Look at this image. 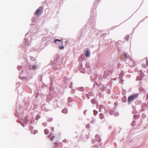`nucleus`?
I'll return each instance as SVG.
<instances>
[{"mask_svg":"<svg viewBox=\"0 0 148 148\" xmlns=\"http://www.w3.org/2000/svg\"><path fill=\"white\" fill-rule=\"evenodd\" d=\"M36 68V65L32 67V68L33 69H35Z\"/></svg>","mask_w":148,"mask_h":148,"instance_id":"ddd939ff","label":"nucleus"},{"mask_svg":"<svg viewBox=\"0 0 148 148\" xmlns=\"http://www.w3.org/2000/svg\"><path fill=\"white\" fill-rule=\"evenodd\" d=\"M104 108V106L103 105H100L99 107V110L100 112L101 111V110Z\"/></svg>","mask_w":148,"mask_h":148,"instance_id":"1a4fd4ad","label":"nucleus"},{"mask_svg":"<svg viewBox=\"0 0 148 148\" xmlns=\"http://www.w3.org/2000/svg\"><path fill=\"white\" fill-rule=\"evenodd\" d=\"M138 97V95L134 94L131 95L128 97V102L129 103L132 102L134 99H136Z\"/></svg>","mask_w":148,"mask_h":148,"instance_id":"f257e3e1","label":"nucleus"},{"mask_svg":"<svg viewBox=\"0 0 148 148\" xmlns=\"http://www.w3.org/2000/svg\"><path fill=\"white\" fill-rule=\"evenodd\" d=\"M142 66L143 67H144V68H145L146 67V66L145 64H143L142 65Z\"/></svg>","mask_w":148,"mask_h":148,"instance_id":"dca6fc26","label":"nucleus"},{"mask_svg":"<svg viewBox=\"0 0 148 148\" xmlns=\"http://www.w3.org/2000/svg\"><path fill=\"white\" fill-rule=\"evenodd\" d=\"M54 144H56V145H57V144H58V143H54Z\"/></svg>","mask_w":148,"mask_h":148,"instance_id":"6ab92c4d","label":"nucleus"},{"mask_svg":"<svg viewBox=\"0 0 148 148\" xmlns=\"http://www.w3.org/2000/svg\"><path fill=\"white\" fill-rule=\"evenodd\" d=\"M57 41H58L59 42V43H57L58 44L60 45H63V42L62 40H59V39H56L55 40H54V42L56 43H57Z\"/></svg>","mask_w":148,"mask_h":148,"instance_id":"7ed1b4c3","label":"nucleus"},{"mask_svg":"<svg viewBox=\"0 0 148 148\" xmlns=\"http://www.w3.org/2000/svg\"><path fill=\"white\" fill-rule=\"evenodd\" d=\"M68 111L67 110L66 108H64V109L62 111V112L66 114L67 113Z\"/></svg>","mask_w":148,"mask_h":148,"instance_id":"39448f33","label":"nucleus"},{"mask_svg":"<svg viewBox=\"0 0 148 148\" xmlns=\"http://www.w3.org/2000/svg\"><path fill=\"white\" fill-rule=\"evenodd\" d=\"M44 132H45V134H48L49 132V131L47 129H45L44 130Z\"/></svg>","mask_w":148,"mask_h":148,"instance_id":"6e6552de","label":"nucleus"},{"mask_svg":"<svg viewBox=\"0 0 148 148\" xmlns=\"http://www.w3.org/2000/svg\"><path fill=\"white\" fill-rule=\"evenodd\" d=\"M95 138L96 139L98 140H99V135H97L95 136Z\"/></svg>","mask_w":148,"mask_h":148,"instance_id":"9d476101","label":"nucleus"},{"mask_svg":"<svg viewBox=\"0 0 148 148\" xmlns=\"http://www.w3.org/2000/svg\"><path fill=\"white\" fill-rule=\"evenodd\" d=\"M36 120H37L38 119H37V116H36Z\"/></svg>","mask_w":148,"mask_h":148,"instance_id":"aec40b11","label":"nucleus"},{"mask_svg":"<svg viewBox=\"0 0 148 148\" xmlns=\"http://www.w3.org/2000/svg\"><path fill=\"white\" fill-rule=\"evenodd\" d=\"M64 47L63 46H62L59 47V49H64Z\"/></svg>","mask_w":148,"mask_h":148,"instance_id":"f8f14e48","label":"nucleus"},{"mask_svg":"<svg viewBox=\"0 0 148 148\" xmlns=\"http://www.w3.org/2000/svg\"><path fill=\"white\" fill-rule=\"evenodd\" d=\"M51 131L52 132L54 131V127H51Z\"/></svg>","mask_w":148,"mask_h":148,"instance_id":"2eb2a0df","label":"nucleus"},{"mask_svg":"<svg viewBox=\"0 0 148 148\" xmlns=\"http://www.w3.org/2000/svg\"><path fill=\"white\" fill-rule=\"evenodd\" d=\"M146 64L147 66H148V60L146 62Z\"/></svg>","mask_w":148,"mask_h":148,"instance_id":"f3484780","label":"nucleus"},{"mask_svg":"<svg viewBox=\"0 0 148 148\" xmlns=\"http://www.w3.org/2000/svg\"><path fill=\"white\" fill-rule=\"evenodd\" d=\"M99 117L101 119H103L104 118V116L103 114L101 113L99 114Z\"/></svg>","mask_w":148,"mask_h":148,"instance_id":"0eeeda50","label":"nucleus"},{"mask_svg":"<svg viewBox=\"0 0 148 148\" xmlns=\"http://www.w3.org/2000/svg\"><path fill=\"white\" fill-rule=\"evenodd\" d=\"M126 40L128 41V37H126Z\"/></svg>","mask_w":148,"mask_h":148,"instance_id":"a211bd4d","label":"nucleus"},{"mask_svg":"<svg viewBox=\"0 0 148 148\" xmlns=\"http://www.w3.org/2000/svg\"><path fill=\"white\" fill-rule=\"evenodd\" d=\"M49 137H50V139L51 141H53V139L55 138V136H51V134L49 135Z\"/></svg>","mask_w":148,"mask_h":148,"instance_id":"20e7f679","label":"nucleus"},{"mask_svg":"<svg viewBox=\"0 0 148 148\" xmlns=\"http://www.w3.org/2000/svg\"><path fill=\"white\" fill-rule=\"evenodd\" d=\"M124 56L125 57V58H127V54L126 53H124Z\"/></svg>","mask_w":148,"mask_h":148,"instance_id":"4468645a","label":"nucleus"},{"mask_svg":"<svg viewBox=\"0 0 148 148\" xmlns=\"http://www.w3.org/2000/svg\"><path fill=\"white\" fill-rule=\"evenodd\" d=\"M42 10V7H39L36 11L35 13L37 15H38L41 13Z\"/></svg>","mask_w":148,"mask_h":148,"instance_id":"f03ea898","label":"nucleus"},{"mask_svg":"<svg viewBox=\"0 0 148 148\" xmlns=\"http://www.w3.org/2000/svg\"><path fill=\"white\" fill-rule=\"evenodd\" d=\"M97 113V112L95 110H94V114L95 115H96Z\"/></svg>","mask_w":148,"mask_h":148,"instance_id":"9b49d317","label":"nucleus"},{"mask_svg":"<svg viewBox=\"0 0 148 148\" xmlns=\"http://www.w3.org/2000/svg\"><path fill=\"white\" fill-rule=\"evenodd\" d=\"M138 79H137V80H138V79L140 80V79H139L138 78Z\"/></svg>","mask_w":148,"mask_h":148,"instance_id":"412c9836","label":"nucleus"},{"mask_svg":"<svg viewBox=\"0 0 148 148\" xmlns=\"http://www.w3.org/2000/svg\"><path fill=\"white\" fill-rule=\"evenodd\" d=\"M85 56L86 57H89L90 56V53L89 51L88 50H87L85 54Z\"/></svg>","mask_w":148,"mask_h":148,"instance_id":"423d86ee","label":"nucleus"}]
</instances>
